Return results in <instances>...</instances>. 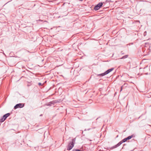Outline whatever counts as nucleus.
I'll use <instances>...</instances> for the list:
<instances>
[{
	"instance_id": "obj_3",
	"label": "nucleus",
	"mask_w": 151,
	"mask_h": 151,
	"mask_svg": "<svg viewBox=\"0 0 151 151\" xmlns=\"http://www.w3.org/2000/svg\"><path fill=\"white\" fill-rule=\"evenodd\" d=\"M24 104L22 103H19L17 104L14 107V109H16L18 108H22L24 106Z\"/></svg>"
},
{
	"instance_id": "obj_6",
	"label": "nucleus",
	"mask_w": 151,
	"mask_h": 151,
	"mask_svg": "<svg viewBox=\"0 0 151 151\" xmlns=\"http://www.w3.org/2000/svg\"><path fill=\"white\" fill-rule=\"evenodd\" d=\"M128 57V55H125V56H123L122 58V59H125L127 58Z\"/></svg>"
},
{
	"instance_id": "obj_7",
	"label": "nucleus",
	"mask_w": 151,
	"mask_h": 151,
	"mask_svg": "<svg viewBox=\"0 0 151 151\" xmlns=\"http://www.w3.org/2000/svg\"><path fill=\"white\" fill-rule=\"evenodd\" d=\"M127 140H128V139H127V138H125L124 139H123L122 140V141H123V142H125Z\"/></svg>"
},
{
	"instance_id": "obj_11",
	"label": "nucleus",
	"mask_w": 151,
	"mask_h": 151,
	"mask_svg": "<svg viewBox=\"0 0 151 151\" xmlns=\"http://www.w3.org/2000/svg\"><path fill=\"white\" fill-rule=\"evenodd\" d=\"M39 85H42V83H39Z\"/></svg>"
},
{
	"instance_id": "obj_9",
	"label": "nucleus",
	"mask_w": 151,
	"mask_h": 151,
	"mask_svg": "<svg viewBox=\"0 0 151 151\" xmlns=\"http://www.w3.org/2000/svg\"><path fill=\"white\" fill-rule=\"evenodd\" d=\"M143 35H144V36H145L146 35H147V32H146V31H145V32H144V33Z\"/></svg>"
},
{
	"instance_id": "obj_8",
	"label": "nucleus",
	"mask_w": 151,
	"mask_h": 151,
	"mask_svg": "<svg viewBox=\"0 0 151 151\" xmlns=\"http://www.w3.org/2000/svg\"><path fill=\"white\" fill-rule=\"evenodd\" d=\"M132 137V136H129L127 138L128 140L131 139Z\"/></svg>"
},
{
	"instance_id": "obj_12",
	"label": "nucleus",
	"mask_w": 151,
	"mask_h": 151,
	"mask_svg": "<svg viewBox=\"0 0 151 151\" xmlns=\"http://www.w3.org/2000/svg\"><path fill=\"white\" fill-rule=\"evenodd\" d=\"M122 54H123V52H122Z\"/></svg>"
},
{
	"instance_id": "obj_4",
	"label": "nucleus",
	"mask_w": 151,
	"mask_h": 151,
	"mask_svg": "<svg viewBox=\"0 0 151 151\" xmlns=\"http://www.w3.org/2000/svg\"><path fill=\"white\" fill-rule=\"evenodd\" d=\"M9 113H7L4 115L3 117L0 120V122H3L5 120L6 118L9 116Z\"/></svg>"
},
{
	"instance_id": "obj_13",
	"label": "nucleus",
	"mask_w": 151,
	"mask_h": 151,
	"mask_svg": "<svg viewBox=\"0 0 151 151\" xmlns=\"http://www.w3.org/2000/svg\"><path fill=\"white\" fill-rule=\"evenodd\" d=\"M125 83H124V85H125Z\"/></svg>"
},
{
	"instance_id": "obj_2",
	"label": "nucleus",
	"mask_w": 151,
	"mask_h": 151,
	"mask_svg": "<svg viewBox=\"0 0 151 151\" xmlns=\"http://www.w3.org/2000/svg\"><path fill=\"white\" fill-rule=\"evenodd\" d=\"M113 70V68H111L110 69H109L108 70H107L104 73H101V74H98V76H105V75L108 74L111 71Z\"/></svg>"
},
{
	"instance_id": "obj_5",
	"label": "nucleus",
	"mask_w": 151,
	"mask_h": 151,
	"mask_svg": "<svg viewBox=\"0 0 151 151\" xmlns=\"http://www.w3.org/2000/svg\"><path fill=\"white\" fill-rule=\"evenodd\" d=\"M103 4L102 3H100L95 6L94 8L95 10H97L99 9L100 7L102 6Z\"/></svg>"
},
{
	"instance_id": "obj_14",
	"label": "nucleus",
	"mask_w": 151,
	"mask_h": 151,
	"mask_svg": "<svg viewBox=\"0 0 151 151\" xmlns=\"http://www.w3.org/2000/svg\"><path fill=\"white\" fill-rule=\"evenodd\" d=\"M119 76H117V77H119Z\"/></svg>"
},
{
	"instance_id": "obj_10",
	"label": "nucleus",
	"mask_w": 151,
	"mask_h": 151,
	"mask_svg": "<svg viewBox=\"0 0 151 151\" xmlns=\"http://www.w3.org/2000/svg\"><path fill=\"white\" fill-rule=\"evenodd\" d=\"M73 151H81L79 150L74 149L73 150Z\"/></svg>"
},
{
	"instance_id": "obj_1",
	"label": "nucleus",
	"mask_w": 151,
	"mask_h": 151,
	"mask_svg": "<svg viewBox=\"0 0 151 151\" xmlns=\"http://www.w3.org/2000/svg\"><path fill=\"white\" fill-rule=\"evenodd\" d=\"M75 141L76 138H74L72 140V141L69 143L68 147L67 150H70L73 148L75 143Z\"/></svg>"
}]
</instances>
